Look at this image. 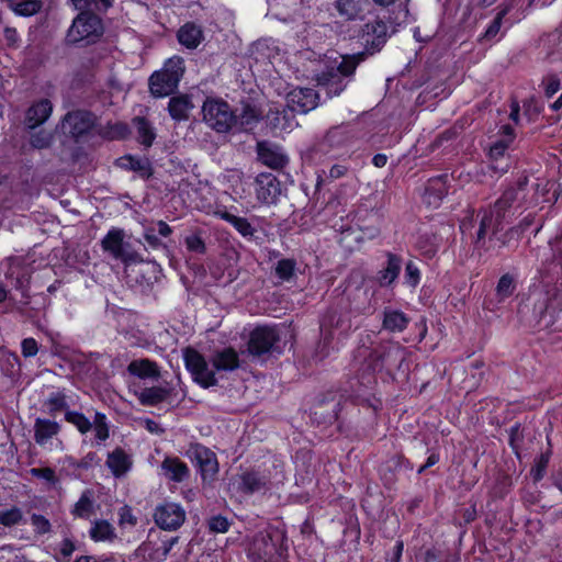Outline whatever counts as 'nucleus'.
I'll use <instances>...</instances> for the list:
<instances>
[{
    "mask_svg": "<svg viewBox=\"0 0 562 562\" xmlns=\"http://www.w3.org/2000/svg\"><path fill=\"white\" fill-rule=\"evenodd\" d=\"M364 54L340 56V60H331L324 70L315 78L329 97L339 95L347 87L350 77L359 63L363 60Z\"/></svg>",
    "mask_w": 562,
    "mask_h": 562,
    "instance_id": "nucleus-1",
    "label": "nucleus"
},
{
    "mask_svg": "<svg viewBox=\"0 0 562 562\" xmlns=\"http://www.w3.org/2000/svg\"><path fill=\"white\" fill-rule=\"evenodd\" d=\"M183 72L184 66L181 57L168 59L161 70L150 76L148 82L150 93L156 98L170 95L178 88Z\"/></svg>",
    "mask_w": 562,
    "mask_h": 562,
    "instance_id": "nucleus-2",
    "label": "nucleus"
},
{
    "mask_svg": "<svg viewBox=\"0 0 562 562\" xmlns=\"http://www.w3.org/2000/svg\"><path fill=\"white\" fill-rule=\"evenodd\" d=\"M103 31L102 20L97 14L81 10L68 29L66 41L69 44L94 43L102 36Z\"/></svg>",
    "mask_w": 562,
    "mask_h": 562,
    "instance_id": "nucleus-3",
    "label": "nucleus"
},
{
    "mask_svg": "<svg viewBox=\"0 0 562 562\" xmlns=\"http://www.w3.org/2000/svg\"><path fill=\"white\" fill-rule=\"evenodd\" d=\"M405 355V348L400 344L387 342L376 347L366 356L367 366L373 372L386 371L392 373L401 369Z\"/></svg>",
    "mask_w": 562,
    "mask_h": 562,
    "instance_id": "nucleus-4",
    "label": "nucleus"
},
{
    "mask_svg": "<svg viewBox=\"0 0 562 562\" xmlns=\"http://www.w3.org/2000/svg\"><path fill=\"white\" fill-rule=\"evenodd\" d=\"M203 120L217 133H227L234 127V110L220 99H206L202 106Z\"/></svg>",
    "mask_w": 562,
    "mask_h": 562,
    "instance_id": "nucleus-5",
    "label": "nucleus"
},
{
    "mask_svg": "<svg viewBox=\"0 0 562 562\" xmlns=\"http://www.w3.org/2000/svg\"><path fill=\"white\" fill-rule=\"evenodd\" d=\"M97 117L89 111L76 110L65 114L60 122V131L64 135L79 140L94 126Z\"/></svg>",
    "mask_w": 562,
    "mask_h": 562,
    "instance_id": "nucleus-6",
    "label": "nucleus"
},
{
    "mask_svg": "<svg viewBox=\"0 0 562 562\" xmlns=\"http://www.w3.org/2000/svg\"><path fill=\"white\" fill-rule=\"evenodd\" d=\"M124 231L113 227L101 240V247L104 252H108L113 259L122 262H137L139 256L137 252L130 248V245L124 243Z\"/></svg>",
    "mask_w": 562,
    "mask_h": 562,
    "instance_id": "nucleus-7",
    "label": "nucleus"
},
{
    "mask_svg": "<svg viewBox=\"0 0 562 562\" xmlns=\"http://www.w3.org/2000/svg\"><path fill=\"white\" fill-rule=\"evenodd\" d=\"M528 183V177L521 176L515 186L508 187L492 206L498 217L506 220L507 215L522 205L524 194Z\"/></svg>",
    "mask_w": 562,
    "mask_h": 562,
    "instance_id": "nucleus-8",
    "label": "nucleus"
},
{
    "mask_svg": "<svg viewBox=\"0 0 562 562\" xmlns=\"http://www.w3.org/2000/svg\"><path fill=\"white\" fill-rule=\"evenodd\" d=\"M187 456L199 468L203 481H213L218 472L215 453L200 443L190 445Z\"/></svg>",
    "mask_w": 562,
    "mask_h": 562,
    "instance_id": "nucleus-9",
    "label": "nucleus"
},
{
    "mask_svg": "<svg viewBox=\"0 0 562 562\" xmlns=\"http://www.w3.org/2000/svg\"><path fill=\"white\" fill-rule=\"evenodd\" d=\"M184 362L194 380L203 387L213 386L217 383L214 370L209 368L204 357L196 350L187 348L184 350Z\"/></svg>",
    "mask_w": 562,
    "mask_h": 562,
    "instance_id": "nucleus-10",
    "label": "nucleus"
},
{
    "mask_svg": "<svg viewBox=\"0 0 562 562\" xmlns=\"http://www.w3.org/2000/svg\"><path fill=\"white\" fill-rule=\"evenodd\" d=\"M154 519L164 530H177L186 520V512L179 504L164 503L156 507Z\"/></svg>",
    "mask_w": 562,
    "mask_h": 562,
    "instance_id": "nucleus-11",
    "label": "nucleus"
},
{
    "mask_svg": "<svg viewBox=\"0 0 562 562\" xmlns=\"http://www.w3.org/2000/svg\"><path fill=\"white\" fill-rule=\"evenodd\" d=\"M280 337L274 327L260 326L255 328L248 341V350L251 355L261 356L272 350Z\"/></svg>",
    "mask_w": 562,
    "mask_h": 562,
    "instance_id": "nucleus-12",
    "label": "nucleus"
},
{
    "mask_svg": "<svg viewBox=\"0 0 562 562\" xmlns=\"http://www.w3.org/2000/svg\"><path fill=\"white\" fill-rule=\"evenodd\" d=\"M318 104V94L311 88H295L286 94V108L297 113H307Z\"/></svg>",
    "mask_w": 562,
    "mask_h": 562,
    "instance_id": "nucleus-13",
    "label": "nucleus"
},
{
    "mask_svg": "<svg viewBox=\"0 0 562 562\" xmlns=\"http://www.w3.org/2000/svg\"><path fill=\"white\" fill-rule=\"evenodd\" d=\"M257 155L260 162L271 169H282L289 162V157L281 146L269 140L257 143Z\"/></svg>",
    "mask_w": 562,
    "mask_h": 562,
    "instance_id": "nucleus-14",
    "label": "nucleus"
},
{
    "mask_svg": "<svg viewBox=\"0 0 562 562\" xmlns=\"http://www.w3.org/2000/svg\"><path fill=\"white\" fill-rule=\"evenodd\" d=\"M234 127L238 131L250 132L261 121L262 112L256 104L243 100L234 110Z\"/></svg>",
    "mask_w": 562,
    "mask_h": 562,
    "instance_id": "nucleus-15",
    "label": "nucleus"
},
{
    "mask_svg": "<svg viewBox=\"0 0 562 562\" xmlns=\"http://www.w3.org/2000/svg\"><path fill=\"white\" fill-rule=\"evenodd\" d=\"M281 194V183L276 176L268 172L259 173L256 178V195L263 204L277 203Z\"/></svg>",
    "mask_w": 562,
    "mask_h": 562,
    "instance_id": "nucleus-16",
    "label": "nucleus"
},
{
    "mask_svg": "<svg viewBox=\"0 0 562 562\" xmlns=\"http://www.w3.org/2000/svg\"><path fill=\"white\" fill-rule=\"evenodd\" d=\"M387 36V26L383 21L375 20L367 23L362 29V42L371 54L379 50L385 43Z\"/></svg>",
    "mask_w": 562,
    "mask_h": 562,
    "instance_id": "nucleus-17",
    "label": "nucleus"
},
{
    "mask_svg": "<svg viewBox=\"0 0 562 562\" xmlns=\"http://www.w3.org/2000/svg\"><path fill=\"white\" fill-rule=\"evenodd\" d=\"M277 543L269 532H258L254 536L249 547L248 557L252 560H266L273 555Z\"/></svg>",
    "mask_w": 562,
    "mask_h": 562,
    "instance_id": "nucleus-18",
    "label": "nucleus"
},
{
    "mask_svg": "<svg viewBox=\"0 0 562 562\" xmlns=\"http://www.w3.org/2000/svg\"><path fill=\"white\" fill-rule=\"evenodd\" d=\"M348 300L350 313L356 315L369 314L373 311V293L367 286L360 285L355 289H348Z\"/></svg>",
    "mask_w": 562,
    "mask_h": 562,
    "instance_id": "nucleus-19",
    "label": "nucleus"
},
{
    "mask_svg": "<svg viewBox=\"0 0 562 562\" xmlns=\"http://www.w3.org/2000/svg\"><path fill=\"white\" fill-rule=\"evenodd\" d=\"M33 428L35 442L44 448L52 445L53 438L60 431V425L57 422L40 417L35 419Z\"/></svg>",
    "mask_w": 562,
    "mask_h": 562,
    "instance_id": "nucleus-20",
    "label": "nucleus"
},
{
    "mask_svg": "<svg viewBox=\"0 0 562 562\" xmlns=\"http://www.w3.org/2000/svg\"><path fill=\"white\" fill-rule=\"evenodd\" d=\"M53 112V104L48 99H42L31 105L26 112L25 124L34 130L45 123Z\"/></svg>",
    "mask_w": 562,
    "mask_h": 562,
    "instance_id": "nucleus-21",
    "label": "nucleus"
},
{
    "mask_svg": "<svg viewBox=\"0 0 562 562\" xmlns=\"http://www.w3.org/2000/svg\"><path fill=\"white\" fill-rule=\"evenodd\" d=\"M503 217H498L493 207L482 212L475 243H481L486 236L495 235L503 227Z\"/></svg>",
    "mask_w": 562,
    "mask_h": 562,
    "instance_id": "nucleus-22",
    "label": "nucleus"
},
{
    "mask_svg": "<svg viewBox=\"0 0 562 562\" xmlns=\"http://www.w3.org/2000/svg\"><path fill=\"white\" fill-rule=\"evenodd\" d=\"M161 471L166 479L180 483L190 476L188 465L177 457H167L161 462Z\"/></svg>",
    "mask_w": 562,
    "mask_h": 562,
    "instance_id": "nucleus-23",
    "label": "nucleus"
},
{
    "mask_svg": "<svg viewBox=\"0 0 562 562\" xmlns=\"http://www.w3.org/2000/svg\"><path fill=\"white\" fill-rule=\"evenodd\" d=\"M105 463L115 477L125 475L132 468L130 456L121 448L110 452Z\"/></svg>",
    "mask_w": 562,
    "mask_h": 562,
    "instance_id": "nucleus-24",
    "label": "nucleus"
},
{
    "mask_svg": "<svg viewBox=\"0 0 562 562\" xmlns=\"http://www.w3.org/2000/svg\"><path fill=\"white\" fill-rule=\"evenodd\" d=\"M447 178V175H442L438 178L429 180L424 198L427 204L434 207H437L440 204L441 200L448 193V188L446 186Z\"/></svg>",
    "mask_w": 562,
    "mask_h": 562,
    "instance_id": "nucleus-25",
    "label": "nucleus"
},
{
    "mask_svg": "<svg viewBox=\"0 0 562 562\" xmlns=\"http://www.w3.org/2000/svg\"><path fill=\"white\" fill-rule=\"evenodd\" d=\"M177 37L181 45L189 49H194L202 42L203 32L195 23L187 22L179 29Z\"/></svg>",
    "mask_w": 562,
    "mask_h": 562,
    "instance_id": "nucleus-26",
    "label": "nucleus"
},
{
    "mask_svg": "<svg viewBox=\"0 0 562 562\" xmlns=\"http://www.w3.org/2000/svg\"><path fill=\"white\" fill-rule=\"evenodd\" d=\"M236 482L237 488L246 494L259 492L267 485V479L254 471L241 473Z\"/></svg>",
    "mask_w": 562,
    "mask_h": 562,
    "instance_id": "nucleus-27",
    "label": "nucleus"
},
{
    "mask_svg": "<svg viewBox=\"0 0 562 562\" xmlns=\"http://www.w3.org/2000/svg\"><path fill=\"white\" fill-rule=\"evenodd\" d=\"M193 108L192 100L187 94L173 95L168 103L169 114L176 121L187 120Z\"/></svg>",
    "mask_w": 562,
    "mask_h": 562,
    "instance_id": "nucleus-28",
    "label": "nucleus"
},
{
    "mask_svg": "<svg viewBox=\"0 0 562 562\" xmlns=\"http://www.w3.org/2000/svg\"><path fill=\"white\" fill-rule=\"evenodd\" d=\"M212 364L216 371H234L239 367V358L234 349L226 348L213 355Z\"/></svg>",
    "mask_w": 562,
    "mask_h": 562,
    "instance_id": "nucleus-29",
    "label": "nucleus"
},
{
    "mask_svg": "<svg viewBox=\"0 0 562 562\" xmlns=\"http://www.w3.org/2000/svg\"><path fill=\"white\" fill-rule=\"evenodd\" d=\"M294 115L289 108L283 110H270L267 114V120L270 126L276 131L292 130L295 123L293 122Z\"/></svg>",
    "mask_w": 562,
    "mask_h": 562,
    "instance_id": "nucleus-30",
    "label": "nucleus"
},
{
    "mask_svg": "<svg viewBox=\"0 0 562 562\" xmlns=\"http://www.w3.org/2000/svg\"><path fill=\"white\" fill-rule=\"evenodd\" d=\"M408 1L409 0H373V2L378 5H394L397 9L393 12V16L389 18L390 24L393 26H400L408 22Z\"/></svg>",
    "mask_w": 562,
    "mask_h": 562,
    "instance_id": "nucleus-31",
    "label": "nucleus"
},
{
    "mask_svg": "<svg viewBox=\"0 0 562 562\" xmlns=\"http://www.w3.org/2000/svg\"><path fill=\"white\" fill-rule=\"evenodd\" d=\"M402 269V260L400 257L389 254L386 267L379 272V283L382 286L392 284L398 277Z\"/></svg>",
    "mask_w": 562,
    "mask_h": 562,
    "instance_id": "nucleus-32",
    "label": "nucleus"
},
{
    "mask_svg": "<svg viewBox=\"0 0 562 562\" xmlns=\"http://www.w3.org/2000/svg\"><path fill=\"white\" fill-rule=\"evenodd\" d=\"M90 538L95 542L113 541L116 538L115 528L108 520L99 519L92 522Z\"/></svg>",
    "mask_w": 562,
    "mask_h": 562,
    "instance_id": "nucleus-33",
    "label": "nucleus"
},
{
    "mask_svg": "<svg viewBox=\"0 0 562 562\" xmlns=\"http://www.w3.org/2000/svg\"><path fill=\"white\" fill-rule=\"evenodd\" d=\"M409 323L408 317L397 310H385L383 318V328L393 333L403 331Z\"/></svg>",
    "mask_w": 562,
    "mask_h": 562,
    "instance_id": "nucleus-34",
    "label": "nucleus"
},
{
    "mask_svg": "<svg viewBox=\"0 0 562 562\" xmlns=\"http://www.w3.org/2000/svg\"><path fill=\"white\" fill-rule=\"evenodd\" d=\"M94 512L93 492L86 490L80 495L78 502L71 509V515L76 518L88 519Z\"/></svg>",
    "mask_w": 562,
    "mask_h": 562,
    "instance_id": "nucleus-35",
    "label": "nucleus"
},
{
    "mask_svg": "<svg viewBox=\"0 0 562 562\" xmlns=\"http://www.w3.org/2000/svg\"><path fill=\"white\" fill-rule=\"evenodd\" d=\"M514 7H515L514 0L504 2L498 7V12H497L495 19L491 22V24L486 29L485 33L482 36V40L492 41L496 37V35L501 31L503 19L510 12V10Z\"/></svg>",
    "mask_w": 562,
    "mask_h": 562,
    "instance_id": "nucleus-36",
    "label": "nucleus"
},
{
    "mask_svg": "<svg viewBox=\"0 0 562 562\" xmlns=\"http://www.w3.org/2000/svg\"><path fill=\"white\" fill-rule=\"evenodd\" d=\"M127 370L131 374L136 375L138 378H154L159 374L157 366L155 362L148 359H140L132 361Z\"/></svg>",
    "mask_w": 562,
    "mask_h": 562,
    "instance_id": "nucleus-37",
    "label": "nucleus"
},
{
    "mask_svg": "<svg viewBox=\"0 0 562 562\" xmlns=\"http://www.w3.org/2000/svg\"><path fill=\"white\" fill-rule=\"evenodd\" d=\"M44 406L46 407L48 414L53 416L59 412L66 413V411H69L67 395L64 391L60 390L52 392L44 401Z\"/></svg>",
    "mask_w": 562,
    "mask_h": 562,
    "instance_id": "nucleus-38",
    "label": "nucleus"
},
{
    "mask_svg": "<svg viewBox=\"0 0 562 562\" xmlns=\"http://www.w3.org/2000/svg\"><path fill=\"white\" fill-rule=\"evenodd\" d=\"M512 143L506 142L504 139L496 140L491 147H490V158L492 159L491 169H493L495 172L502 175L507 171L508 165L505 164L504 166L496 165L497 160L503 158L505 155V151L509 147Z\"/></svg>",
    "mask_w": 562,
    "mask_h": 562,
    "instance_id": "nucleus-39",
    "label": "nucleus"
},
{
    "mask_svg": "<svg viewBox=\"0 0 562 562\" xmlns=\"http://www.w3.org/2000/svg\"><path fill=\"white\" fill-rule=\"evenodd\" d=\"M168 396V391L160 386L146 387L137 393V397L143 405H157L164 402Z\"/></svg>",
    "mask_w": 562,
    "mask_h": 562,
    "instance_id": "nucleus-40",
    "label": "nucleus"
},
{
    "mask_svg": "<svg viewBox=\"0 0 562 562\" xmlns=\"http://www.w3.org/2000/svg\"><path fill=\"white\" fill-rule=\"evenodd\" d=\"M221 218L229 223L244 237H254L255 228L251 226L247 218L236 216L228 212L221 213Z\"/></svg>",
    "mask_w": 562,
    "mask_h": 562,
    "instance_id": "nucleus-41",
    "label": "nucleus"
},
{
    "mask_svg": "<svg viewBox=\"0 0 562 562\" xmlns=\"http://www.w3.org/2000/svg\"><path fill=\"white\" fill-rule=\"evenodd\" d=\"M535 315L537 317V326L548 328L555 322V311L550 308L546 301H541L535 305Z\"/></svg>",
    "mask_w": 562,
    "mask_h": 562,
    "instance_id": "nucleus-42",
    "label": "nucleus"
},
{
    "mask_svg": "<svg viewBox=\"0 0 562 562\" xmlns=\"http://www.w3.org/2000/svg\"><path fill=\"white\" fill-rule=\"evenodd\" d=\"M349 138V133L347 131V127L345 126H334L328 131V133L325 135L322 146H328L331 148H339Z\"/></svg>",
    "mask_w": 562,
    "mask_h": 562,
    "instance_id": "nucleus-43",
    "label": "nucleus"
},
{
    "mask_svg": "<svg viewBox=\"0 0 562 562\" xmlns=\"http://www.w3.org/2000/svg\"><path fill=\"white\" fill-rule=\"evenodd\" d=\"M134 124L136 126L139 142L146 147L151 146L156 134L150 123L144 117H135Z\"/></svg>",
    "mask_w": 562,
    "mask_h": 562,
    "instance_id": "nucleus-44",
    "label": "nucleus"
},
{
    "mask_svg": "<svg viewBox=\"0 0 562 562\" xmlns=\"http://www.w3.org/2000/svg\"><path fill=\"white\" fill-rule=\"evenodd\" d=\"M336 9L340 16L355 19L361 10V0H336Z\"/></svg>",
    "mask_w": 562,
    "mask_h": 562,
    "instance_id": "nucleus-45",
    "label": "nucleus"
},
{
    "mask_svg": "<svg viewBox=\"0 0 562 562\" xmlns=\"http://www.w3.org/2000/svg\"><path fill=\"white\" fill-rule=\"evenodd\" d=\"M65 420L72 424L81 434L92 429V423L82 413L76 411H66Z\"/></svg>",
    "mask_w": 562,
    "mask_h": 562,
    "instance_id": "nucleus-46",
    "label": "nucleus"
},
{
    "mask_svg": "<svg viewBox=\"0 0 562 562\" xmlns=\"http://www.w3.org/2000/svg\"><path fill=\"white\" fill-rule=\"evenodd\" d=\"M516 289L514 277L509 273L503 274L496 286V295L498 301L509 297Z\"/></svg>",
    "mask_w": 562,
    "mask_h": 562,
    "instance_id": "nucleus-47",
    "label": "nucleus"
},
{
    "mask_svg": "<svg viewBox=\"0 0 562 562\" xmlns=\"http://www.w3.org/2000/svg\"><path fill=\"white\" fill-rule=\"evenodd\" d=\"M122 166L139 172L143 177L148 178L151 176L150 165L149 161L146 159L134 158L131 156L125 157L122 158Z\"/></svg>",
    "mask_w": 562,
    "mask_h": 562,
    "instance_id": "nucleus-48",
    "label": "nucleus"
},
{
    "mask_svg": "<svg viewBox=\"0 0 562 562\" xmlns=\"http://www.w3.org/2000/svg\"><path fill=\"white\" fill-rule=\"evenodd\" d=\"M42 2L40 0H24L12 5V10L22 16H32L40 12Z\"/></svg>",
    "mask_w": 562,
    "mask_h": 562,
    "instance_id": "nucleus-49",
    "label": "nucleus"
},
{
    "mask_svg": "<svg viewBox=\"0 0 562 562\" xmlns=\"http://www.w3.org/2000/svg\"><path fill=\"white\" fill-rule=\"evenodd\" d=\"M23 520V513L18 507L0 510V525L13 527Z\"/></svg>",
    "mask_w": 562,
    "mask_h": 562,
    "instance_id": "nucleus-50",
    "label": "nucleus"
},
{
    "mask_svg": "<svg viewBox=\"0 0 562 562\" xmlns=\"http://www.w3.org/2000/svg\"><path fill=\"white\" fill-rule=\"evenodd\" d=\"M92 428H94L95 438L99 442H103L109 438V426L106 423V416L102 413L97 412L93 418Z\"/></svg>",
    "mask_w": 562,
    "mask_h": 562,
    "instance_id": "nucleus-51",
    "label": "nucleus"
},
{
    "mask_svg": "<svg viewBox=\"0 0 562 562\" xmlns=\"http://www.w3.org/2000/svg\"><path fill=\"white\" fill-rule=\"evenodd\" d=\"M296 262L293 259H281L276 266V274L282 281H290L294 276Z\"/></svg>",
    "mask_w": 562,
    "mask_h": 562,
    "instance_id": "nucleus-52",
    "label": "nucleus"
},
{
    "mask_svg": "<svg viewBox=\"0 0 562 562\" xmlns=\"http://www.w3.org/2000/svg\"><path fill=\"white\" fill-rule=\"evenodd\" d=\"M77 10H106L110 7L109 0H71Z\"/></svg>",
    "mask_w": 562,
    "mask_h": 562,
    "instance_id": "nucleus-53",
    "label": "nucleus"
},
{
    "mask_svg": "<svg viewBox=\"0 0 562 562\" xmlns=\"http://www.w3.org/2000/svg\"><path fill=\"white\" fill-rule=\"evenodd\" d=\"M207 526L212 532L225 533L231 527V521L225 516L216 515L209 519Z\"/></svg>",
    "mask_w": 562,
    "mask_h": 562,
    "instance_id": "nucleus-54",
    "label": "nucleus"
},
{
    "mask_svg": "<svg viewBox=\"0 0 562 562\" xmlns=\"http://www.w3.org/2000/svg\"><path fill=\"white\" fill-rule=\"evenodd\" d=\"M542 85L547 98H552L561 87L560 78L555 74H550L543 78Z\"/></svg>",
    "mask_w": 562,
    "mask_h": 562,
    "instance_id": "nucleus-55",
    "label": "nucleus"
},
{
    "mask_svg": "<svg viewBox=\"0 0 562 562\" xmlns=\"http://www.w3.org/2000/svg\"><path fill=\"white\" fill-rule=\"evenodd\" d=\"M52 139H53V137L49 133H47L45 131H40V132L32 134L30 142L34 148L42 149V148H47L50 145Z\"/></svg>",
    "mask_w": 562,
    "mask_h": 562,
    "instance_id": "nucleus-56",
    "label": "nucleus"
},
{
    "mask_svg": "<svg viewBox=\"0 0 562 562\" xmlns=\"http://www.w3.org/2000/svg\"><path fill=\"white\" fill-rule=\"evenodd\" d=\"M31 524L34 526L35 531L40 535H45L50 531V522L42 515L33 514L31 516Z\"/></svg>",
    "mask_w": 562,
    "mask_h": 562,
    "instance_id": "nucleus-57",
    "label": "nucleus"
},
{
    "mask_svg": "<svg viewBox=\"0 0 562 562\" xmlns=\"http://www.w3.org/2000/svg\"><path fill=\"white\" fill-rule=\"evenodd\" d=\"M405 278L406 282L412 285L416 286L420 279V272L417 266L413 261H408L405 267Z\"/></svg>",
    "mask_w": 562,
    "mask_h": 562,
    "instance_id": "nucleus-58",
    "label": "nucleus"
},
{
    "mask_svg": "<svg viewBox=\"0 0 562 562\" xmlns=\"http://www.w3.org/2000/svg\"><path fill=\"white\" fill-rule=\"evenodd\" d=\"M32 476L43 479L52 484L56 483L55 471L52 468H32L30 470Z\"/></svg>",
    "mask_w": 562,
    "mask_h": 562,
    "instance_id": "nucleus-59",
    "label": "nucleus"
},
{
    "mask_svg": "<svg viewBox=\"0 0 562 562\" xmlns=\"http://www.w3.org/2000/svg\"><path fill=\"white\" fill-rule=\"evenodd\" d=\"M326 322L329 323L334 329L347 330L350 328L349 322L344 315L338 314L337 311H333V314L326 318Z\"/></svg>",
    "mask_w": 562,
    "mask_h": 562,
    "instance_id": "nucleus-60",
    "label": "nucleus"
},
{
    "mask_svg": "<svg viewBox=\"0 0 562 562\" xmlns=\"http://www.w3.org/2000/svg\"><path fill=\"white\" fill-rule=\"evenodd\" d=\"M119 524L121 526H135L137 518L133 515L131 507L123 506L119 510Z\"/></svg>",
    "mask_w": 562,
    "mask_h": 562,
    "instance_id": "nucleus-61",
    "label": "nucleus"
},
{
    "mask_svg": "<svg viewBox=\"0 0 562 562\" xmlns=\"http://www.w3.org/2000/svg\"><path fill=\"white\" fill-rule=\"evenodd\" d=\"M186 246L190 251L203 254L205 251V244L198 235H191L186 238Z\"/></svg>",
    "mask_w": 562,
    "mask_h": 562,
    "instance_id": "nucleus-62",
    "label": "nucleus"
},
{
    "mask_svg": "<svg viewBox=\"0 0 562 562\" xmlns=\"http://www.w3.org/2000/svg\"><path fill=\"white\" fill-rule=\"evenodd\" d=\"M144 239L153 249L166 248V245L155 235L154 228H146Z\"/></svg>",
    "mask_w": 562,
    "mask_h": 562,
    "instance_id": "nucleus-63",
    "label": "nucleus"
},
{
    "mask_svg": "<svg viewBox=\"0 0 562 562\" xmlns=\"http://www.w3.org/2000/svg\"><path fill=\"white\" fill-rule=\"evenodd\" d=\"M21 348L23 356L26 358L35 356L38 351L37 342L33 338L23 339Z\"/></svg>",
    "mask_w": 562,
    "mask_h": 562,
    "instance_id": "nucleus-64",
    "label": "nucleus"
}]
</instances>
